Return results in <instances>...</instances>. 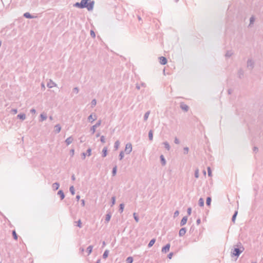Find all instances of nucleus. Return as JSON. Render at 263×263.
I'll return each instance as SVG.
<instances>
[{
  "label": "nucleus",
  "mask_w": 263,
  "mask_h": 263,
  "mask_svg": "<svg viewBox=\"0 0 263 263\" xmlns=\"http://www.w3.org/2000/svg\"><path fill=\"white\" fill-rule=\"evenodd\" d=\"M79 8H86L88 10L92 9L94 2L91 0H82L80 3H77L75 5Z\"/></svg>",
  "instance_id": "1"
},
{
  "label": "nucleus",
  "mask_w": 263,
  "mask_h": 263,
  "mask_svg": "<svg viewBox=\"0 0 263 263\" xmlns=\"http://www.w3.org/2000/svg\"><path fill=\"white\" fill-rule=\"evenodd\" d=\"M132 151V145L130 143H127L125 148V152L129 154Z\"/></svg>",
  "instance_id": "2"
},
{
  "label": "nucleus",
  "mask_w": 263,
  "mask_h": 263,
  "mask_svg": "<svg viewBox=\"0 0 263 263\" xmlns=\"http://www.w3.org/2000/svg\"><path fill=\"white\" fill-rule=\"evenodd\" d=\"M170 248V245L167 244L165 247L162 248V252L163 253H166V252H168Z\"/></svg>",
  "instance_id": "3"
},
{
  "label": "nucleus",
  "mask_w": 263,
  "mask_h": 263,
  "mask_svg": "<svg viewBox=\"0 0 263 263\" xmlns=\"http://www.w3.org/2000/svg\"><path fill=\"white\" fill-rule=\"evenodd\" d=\"M242 251H240L239 249L238 248H235L234 249V250H233V254L235 256H239V254L241 253V252H242Z\"/></svg>",
  "instance_id": "4"
},
{
  "label": "nucleus",
  "mask_w": 263,
  "mask_h": 263,
  "mask_svg": "<svg viewBox=\"0 0 263 263\" xmlns=\"http://www.w3.org/2000/svg\"><path fill=\"white\" fill-rule=\"evenodd\" d=\"M160 63L162 65H165L167 63V60L164 57H161L159 58Z\"/></svg>",
  "instance_id": "5"
},
{
  "label": "nucleus",
  "mask_w": 263,
  "mask_h": 263,
  "mask_svg": "<svg viewBox=\"0 0 263 263\" xmlns=\"http://www.w3.org/2000/svg\"><path fill=\"white\" fill-rule=\"evenodd\" d=\"M186 233V230L185 228H182L180 230L179 235L180 236H182L185 235Z\"/></svg>",
  "instance_id": "6"
},
{
  "label": "nucleus",
  "mask_w": 263,
  "mask_h": 263,
  "mask_svg": "<svg viewBox=\"0 0 263 263\" xmlns=\"http://www.w3.org/2000/svg\"><path fill=\"white\" fill-rule=\"evenodd\" d=\"M72 141H73L72 137H69L66 140L65 142L66 143L67 145H69L70 143H71Z\"/></svg>",
  "instance_id": "7"
},
{
  "label": "nucleus",
  "mask_w": 263,
  "mask_h": 263,
  "mask_svg": "<svg viewBox=\"0 0 263 263\" xmlns=\"http://www.w3.org/2000/svg\"><path fill=\"white\" fill-rule=\"evenodd\" d=\"M187 218L186 217H183V218L182 219L181 222H180L181 226H183V225L185 224L187 222Z\"/></svg>",
  "instance_id": "8"
},
{
  "label": "nucleus",
  "mask_w": 263,
  "mask_h": 263,
  "mask_svg": "<svg viewBox=\"0 0 263 263\" xmlns=\"http://www.w3.org/2000/svg\"><path fill=\"white\" fill-rule=\"evenodd\" d=\"M96 119V115H91L88 117V120L91 122L95 121Z\"/></svg>",
  "instance_id": "9"
},
{
  "label": "nucleus",
  "mask_w": 263,
  "mask_h": 263,
  "mask_svg": "<svg viewBox=\"0 0 263 263\" xmlns=\"http://www.w3.org/2000/svg\"><path fill=\"white\" fill-rule=\"evenodd\" d=\"M60 186V185L58 183H54L52 184V188L55 190H57Z\"/></svg>",
  "instance_id": "10"
},
{
  "label": "nucleus",
  "mask_w": 263,
  "mask_h": 263,
  "mask_svg": "<svg viewBox=\"0 0 263 263\" xmlns=\"http://www.w3.org/2000/svg\"><path fill=\"white\" fill-rule=\"evenodd\" d=\"M181 107L182 109L185 111H187L189 108V107L186 105L184 104H182L181 105Z\"/></svg>",
  "instance_id": "11"
},
{
  "label": "nucleus",
  "mask_w": 263,
  "mask_h": 263,
  "mask_svg": "<svg viewBox=\"0 0 263 263\" xmlns=\"http://www.w3.org/2000/svg\"><path fill=\"white\" fill-rule=\"evenodd\" d=\"M58 194L60 196L61 199L62 200L64 198V194L62 191H59L58 192Z\"/></svg>",
  "instance_id": "12"
},
{
  "label": "nucleus",
  "mask_w": 263,
  "mask_h": 263,
  "mask_svg": "<svg viewBox=\"0 0 263 263\" xmlns=\"http://www.w3.org/2000/svg\"><path fill=\"white\" fill-rule=\"evenodd\" d=\"M54 129L57 133H59L61 129V128L59 125H57L55 126Z\"/></svg>",
  "instance_id": "13"
},
{
  "label": "nucleus",
  "mask_w": 263,
  "mask_h": 263,
  "mask_svg": "<svg viewBox=\"0 0 263 263\" xmlns=\"http://www.w3.org/2000/svg\"><path fill=\"white\" fill-rule=\"evenodd\" d=\"M199 204L200 206H203L204 205V200L203 198H201L199 199Z\"/></svg>",
  "instance_id": "14"
},
{
  "label": "nucleus",
  "mask_w": 263,
  "mask_h": 263,
  "mask_svg": "<svg viewBox=\"0 0 263 263\" xmlns=\"http://www.w3.org/2000/svg\"><path fill=\"white\" fill-rule=\"evenodd\" d=\"M100 125V123H98L94 126H93L91 129L92 130V134H94L96 131V128Z\"/></svg>",
  "instance_id": "15"
},
{
  "label": "nucleus",
  "mask_w": 263,
  "mask_h": 263,
  "mask_svg": "<svg viewBox=\"0 0 263 263\" xmlns=\"http://www.w3.org/2000/svg\"><path fill=\"white\" fill-rule=\"evenodd\" d=\"M107 148L106 147H104L103 149V157H105L107 155Z\"/></svg>",
  "instance_id": "16"
},
{
  "label": "nucleus",
  "mask_w": 263,
  "mask_h": 263,
  "mask_svg": "<svg viewBox=\"0 0 263 263\" xmlns=\"http://www.w3.org/2000/svg\"><path fill=\"white\" fill-rule=\"evenodd\" d=\"M155 242V239H152L148 243V247H152Z\"/></svg>",
  "instance_id": "17"
},
{
  "label": "nucleus",
  "mask_w": 263,
  "mask_h": 263,
  "mask_svg": "<svg viewBox=\"0 0 263 263\" xmlns=\"http://www.w3.org/2000/svg\"><path fill=\"white\" fill-rule=\"evenodd\" d=\"M17 117L21 119L24 120L26 116L25 114H19L17 115Z\"/></svg>",
  "instance_id": "18"
},
{
  "label": "nucleus",
  "mask_w": 263,
  "mask_h": 263,
  "mask_svg": "<svg viewBox=\"0 0 263 263\" xmlns=\"http://www.w3.org/2000/svg\"><path fill=\"white\" fill-rule=\"evenodd\" d=\"M133 261V259L132 257H128L126 259V262L127 263H132Z\"/></svg>",
  "instance_id": "19"
},
{
  "label": "nucleus",
  "mask_w": 263,
  "mask_h": 263,
  "mask_svg": "<svg viewBox=\"0 0 263 263\" xmlns=\"http://www.w3.org/2000/svg\"><path fill=\"white\" fill-rule=\"evenodd\" d=\"M211 198L210 197H208L206 199V203L208 206H210L211 205Z\"/></svg>",
  "instance_id": "20"
},
{
  "label": "nucleus",
  "mask_w": 263,
  "mask_h": 263,
  "mask_svg": "<svg viewBox=\"0 0 263 263\" xmlns=\"http://www.w3.org/2000/svg\"><path fill=\"white\" fill-rule=\"evenodd\" d=\"M87 250L88 251V254H90L91 252H92V247L90 246H89L87 249Z\"/></svg>",
  "instance_id": "21"
},
{
  "label": "nucleus",
  "mask_w": 263,
  "mask_h": 263,
  "mask_svg": "<svg viewBox=\"0 0 263 263\" xmlns=\"http://www.w3.org/2000/svg\"><path fill=\"white\" fill-rule=\"evenodd\" d=\"M119 145H120L119 141H116L115 144V147L116 149H118Z\"/></svg>",
  "instance_id": "22"
},
{
  "label": "nucleus",
  "mask_w": 263,
  "mask_h": 263,
  "mask_svg": "<svg viewBox=\"0 0 263 263\" xmlns=\"http://www.w3.org/2000/svg\"><path fill=\"white\" fill-rule=\"evenodd\" d=\"M148 137H149V138L151 140H152L153 139V132L152 130H151L149 132V134H148Z\"/></svg>",
  "instance_id": "23"
},
{
  "label": "nucleus",
  "mask_w": 263,
  "mask_h": 263,
  "mask_svg": "<svg viewBox=\"0 0 263 263\" xmlns=\"http://www.w3.org/2000/svg\"><path fill=\"white\" fill-rule=\"evenodd\" d=\"M108 255V251L107 250L105 251V252L103 254V257L104 258H106L107 257Z\"/></svg>",
  "instance_id": "24"
},
{
  "label": "nucleus",
  "mask_w": 263,
  "mask_h": 263,
  "mask_svg": "<svg viewBox=\"0 0 263 263\" xmlns=\"http://www.w3.org/2000/svg\"><path fill=\"white\" fill-rule=\"evenodd\" d=\"M12 234H13V237H14V238L15 240H16V239H17V234H16V233L15 231H13Z\"/></svg>",
  "instance_id": "25"
},
{
  "label": "nucleus",
  "mask_w": 263,
  "mask_h": 263,
  "mask_svg": "<svg viewBox=\"0 0 263 263\" xmlns=\"http://www.w3.org/2000/svg\"><path fill=\"white\" fill-rule=\"evenodd\" d=\"M70 191L72 195L74 194V190L73 186H72L70 187Z\"/></svg>",
  "instance_id": "26"
},
{
  "label": "nucleus",
  "mask_w": 263,
  "mask_h": 263,
  "mask_svg": "<svg viewBox=\"0 0 263 263\" xmlns=\"http://www.w3.org/2000/svg\"><path fill=\"white\" fill-rule=\"evenodd\" d=\"M161 159L163 164L164 165L165 164V161L163 156H162V155L161 156Z\"/></svg>",
  "instance_id": "27"
},
{
  "label": "nucleus",
  "mask_w": 263,
  "mask_h": 263,
  "mask_svg": "<svg viewBox=\"0 0 263 263\" xmlns=\"http://www.w3.org/2000/svg\"><path fill=\"white\" fill-rule=\"evenodd\" d=\"M237 214V212H236L234 214V215H233V217H232V221L233 222L235 221V218H236V215Z\"/></svg>",
  "instance_id": "28"
},
{
  "label": "nucleus",
  "mask_w": 263,
  "mask_h": 263,
  "mask_svg": "<svg viewBox=\"0 0 263 263\" xmlns=\"http://www.w3.org/2000/svg\"><path fill=\"white\" fill-rule=\"evenodd\" d=\"M24 16L27 18H31V16L29 13H25Z\"/></svg>",
  "instance_id": "29"
},
{
  "label": "nucleus",
  "mask_w": 263,
  "mask_h": 263,
  "mask_svg": "<svg viewBox=\"0 0 263 263\" xmlns=\"http://www.w3.org/2000/svg\"><path fill=\"white\" fill-rule=\"evenodd\" d=\"M116 172H117V167L115 166L114 169H113V171H112V174H113V175H115L116 174Z\"/></svg>",
  "instance_id": "30"
},
{
  "label": "nucleus",
  "mask_w": 263,
  "mask_h": 263,
  "mask_svg": "<svg viewBox=\"0 0 263 263\" xmlns=\"http://www.w3.org/2000/svg\"><path fill=\"white\" fill-rule=\"evenodd\" d=\"M90 34L93 37H95L96 36L95 33L93 30L90 31Z\"/></svg>",
  "instance_id": "31"
},
{
  "label": "nucleus",
  "mask_w": 263,
  "mask_h": 263,
  "mask_svg": "<svg viewBox=\"0 0 263 263\" xmlns=\"http://www.w3.org/2000/svg\"><path fill=\"white\" fill-rule=\"evenodd\" d=\"M77 226L78 227H79V228H81V221L80 220H79L78 222H77Z\"/></svg>",
  "instance_id": "32"
},
{
  "label": "nucleus",
  "mask_w": 263,
  "mask_h": 263,
  "mask_svg": "<svg viewBox=\"0 0 263 263\" xmlns=\"http://www.w3.org/2000/svg\"><path fill=\"white\" fill-rule=\"evenodd\" d=\"M208 170L209 176H211V175H212V172H211V170L210 168L208 167Z\"/></svg>",
  "instance_id": "33"
},
{
  "label": "nucleus",
  "mask_w": 263,
  "mask_h": 263,
  "mask_svg": "<svg viewBox=\"0 0 263 263\" xmlns=\"http://www.w3.org/2000/svg\"><path fill=\"white\" fill-rule=\"evenodd\" d=\"M123 209H124V204H120V210H121V212H122L123 211Z\"/></svg>",
  "instance_id": "34"
},
{
  "label": "nucleus",
  "mask_w": 263,
  "mask_h": 263,
  "mask_svg": "<svg viewBox=\"0 0 263 263\" xmlns=\"http://www.w3.org/2000/svg\"><path fill=\"white\" fill-rule=\"evenodd\" d=\"M124 157V155H123V152H121L120 154V159H122V158H123Z\"/></svg>",
  "instance_id": "35"
},
{
  "label": "nucleus",
  "mask_w": 263,
  "mask_h": 263,
  "mask_svg": "<svg viewBox=\"0 0 263 263\" xmlns=\"http://www.w3.org/2000/svg\"><path fill=\"white\" fill-rule=\"evenodd\" d=\"M149 113L148 112H146V113L145 114L144 117H145V120H146V119L148 118V116H149Z\"/></svg>",
  "instance_id": "36"
},
{
  "label": "nucleus",
  "mask_w": 263,
  "mask_h": 263,
  "mask_svg": "<svg viewBox=\"0 0 263 263\" xmlns=\"http://www.w3.org/2000/svg\"><path fill=\"white\" fill-rule=\"evenodd\" d=\"M91 150L90 148L88 149V150H87L88 156H89L91 155Z\"/></svg>",
  "instance_id": "37"
},
{
  "label": "nucleus",
  "mask_w": 263,
  "mask_h": 263,
  "mask_svg": "<svg viewBox=\"0 0 263 263\" xmlns=\"http://www.w3.org/2000/svg\"><path fill=\"white\" fill-rule=\"evenodd\" d=\"M41 118H42V121H43V120H45V119H46V116H44V115H42V114L41 115Z\"/></svg>",
  "instance_id": "38"
},
{
  "label": "nucleus",
  "mask_w": 263,
  "mask_h": 263,
  "mask_svg": "<svg viewBox=\"0 0 263 263\" xmlns=\"http://www.w3.org/2000/svg\"><path fill=\"white\" fill-rule=\"evenodd\" d=\"M179 211H176L175 212V213H174V216H175V217H177V216H178V215H179Z\"/></svg>",
  "instance_id": "39"
},
{
  "label": "nucleus",
  "mask_w": 263,
  "mask_h": 263,
  "mask_svg": "<svg viewBox=\"0 0 263 263\" xmlns=\"http://www.w3.org/2000/svg\"><path fill=\"white\" fill-rule=\"evenodd\" d=\"M191 208H189L188 209H187V213L189 215H190L191 214Z\"/></svg>",
  "instance_id": "40"
},
{
  "label": "nucleus",
  "mask_w": 263,
  "mask_h": 263,
  "mask_svg": "<svg viewBox=\"0 0 263 263\" xmlns=\"http://www.w3.org/2000/svg\"><path fill=\"white\" fill-rule=\"evenodd\" d=\"M173 254L172 253H171L168 254V257L170 258V259H171L172 256H173Z\"/></svg>",
  "instance_id": "41"
},
{
  "label": "nucleus",
  "mask_w": 263,
  "mask_h": 263,
  "mask_svg": "<svg viewBox=\"0 0 263 263\" xmlns=\"http://www.w3.org/2000/svg\"><path fill=\"white\" fill-rule=\"evenodd\" d=\"M134 218H135V219L136 221L137 222H138V218H137V217L136 216V214H135V213H134Z\"/></svg>",
  "instance_id": "42"
},
{
  "label": "nucleus",
  "mask_w": 263,
  "mask_h": 263,
  "mask_svg": "<svg viewBox=\"0 0 263 263\" xmlns=\"http://www.w3.org/2000/svg\"><path fill=\"white\" fill-rule=\"evenodd\" d=\"M112 204H114L115 202V197H113L112 198Z\"/></svg>",
  "instance_id": "43"
},
{
  "label": "nucleus",
  "mask_w": 263,
  "mask_h": 263,
  "mask_svg": "<svg viewBox=\"0 0 263 263\" xmlns=\"http://www.w3.org/2000/svg\"><path fill=\"white\" fill-rule=\"evenodd\" d=\"M165 145L166 148L168 149L170 147H169V145L168 144V143H165Z\"/></svg>",
  "instance_id": "44"
},
{
  "label": "nucleus",
  "mask_w": 263,
  "mask_h": 263,
  "mask_svg": "<svg viewBox=\"0 0 263 263\" xmlns=\"http://www.w3.org/2000/svg\"><path fill=\"white\" fill-rule=\"evenodd\" d=\"M92 104L93 105H95L96 104V100H93V101H92Z\"/></svg>",
  "instance_id": "45"
},
{
  "label": "nucleus",
  "mask_w": 263,
  "mask_h": 263,
  "mask_svg": "<svg viewBox=\"0 0 263 263\" xmlns=\"http://www.w3.org/2000/svg\"><path fill=\"white\" fill-rule=\"evenodd\" d=\"M31 111L32 113H34V114L35 112V109H31Z\"/></svg>",
  "instance_id": "46"
},
{
  "label": "nucleus",
  "mask_w": 263,
  "mask_h": 263,
  "mask_svg": "<svg viewBox=\"0 0 263 263\" xmlns=\"http://www.w3.org/2000/svg\"><path fill=\"white\" fill-rule=\"evenodd\" d=\"M250 21H251V23H252L254 21V18L253 17H251V19H250Z\"/></svg>",
  "instance_id": "47"
},
{
  "label": "nucleus",
  "mask_w": 263,
  "mask_h": 263,
  "mask_svg": "<svg viewBox=\"0 0 263 263\" xmlns=\"http://www.w3.org/2000/svg\"><path fill=\"white\" fill-rule=\"evenodd\" d=\"M198 177V172L196 173V177L197 178Z\"/></svg>",
  "instance_id": "48"
},
{
  "label": "nucleus",
  "mask_w": 263,
  "mask_h": 263,
  "mask_svg": "<svg viewBox=\"0 0 263 263\" xmlns=\"http://www.w3.org/2000/svg\"><path fill=\"white\" fill-rule=\"evenodd\" d=\"M101 141L103 142H104V139H103V137H101Z\"/></svg>",
  "instance_id": "49"
},
{
  "label": "nucleus",
  "mask_w": 263,
  "mask_h": 263,
  "mask_svg": "<svg viewBox=\"0 0 263 263\" xmlns=\"http://www.w3.org/2000/svg\"><path fill=\"white\" fill-rule=\"evenodd\" d=\"M109 219H110V216H108V217H107V220L108 221V220H109Z\"/></svg>",
  "instance_id": "50"
},
{
  "label": "nucleus",
  "mask_w": 263,
  "mask_h": 263,
  "mask_svg": "<svg viewBox=\"0 0 263 263\" xmlns=\"http://www.w3.org/2000/svg\"><path fill=\"white\" fill-rule=\"evenodd\" d=\"M13 111H14V114H16L17 113V110L16 109H14L13 110Z\"/></svg>",
  "instance_id": "51"
},
{
  "label": "nucleus",
  "mask_w": 263,
  "mask_h": 263,
  "mask_svg": "<svg viewBox=\"0 0 263 263\" xmlns=\"http://www.w3.org/2000/svg\"><path fill=\"white\" fill-rule=\"evenodd\" d=\"M77 198L78 199V200H79L80 199V196H77Z\"/></svg>",
  "instance_id": "52"
},
{
  "label": "nucleus",
  "mask_w": 263,
  "mask_h": 263,
  "mask_svg": "<svg viewBox=\"0 0 263 263\" xmlns=\"http://www.w3.org/2000/svg\"><path fill=\"white\" fill-rule=\"evenodd\" d=\"M71 153H72V154H74V150L73 149L71 150Z\"/></svg>",
  "instance_id": "53"
},
{
  "label": "nucleus",
  "mask_w": 263,
  "mask_h": 263,
  "mask_svg": "<svg viewBox=\"0 0 263 263\" xmlns=\"http://www.w3.org/2000/svg\"><path fill=\"white\" fill-rule=\"evenodd\" d=\"M48 86L49 87H52V86L51 85H49V84H48Z\"/></svg>",
  "instance_id": "54"
},
{
  "label": "nucleus",
  "mask_w": 263,
  "mask_h": 263,
  "mask_svg": "<svg viewBox=\"0 0 263 263\" xmlns=\"http://www.w3.org/2000/svg\"><path fill=\"white\" fill-rule=\"evenodd\" d=\"M82 204L83 205H84V200H82Z\"/></svg>",
  "instance_id": "55"
},
{
  "label": "nucleus",
  "mask_w": 263,
  "mask_h": 263,
  "mask_svg": "<svg viewBox=\"0 0 263 263\" xmlns=\"http://www.w3.org/2000/svg\"><path fill=\"white\" fill-rule=\"evenodd\" d=\"M185 151H186V152H187V151H188V148H185Z\"/></svg>",
  "instance_id": "56"
},
{
  "label": "nucleus",
  "mask_w": 263,
  "mask_h": 263,
  "mask_svg": "<svg viewBox=\"0 0 263 263\" xmlns=\"http://www.w3.org/2000/svg\"><path fill=\"white\" fill-rule=\"evenodd\" d=\"M138 19H139V20H140H140H141V18L140 17H138Z\"/></svg>",
  "instance_id": "57"
},
{
  "label": "nucleus",
  "mask_w": 263,
  "mask_h": 263,
  "mask_svg": "<svg viewBox=\"0 0 263 263\" xmlns=\"http://www.w3.org/2000/svg\"><path fill=\"white\" fill-rule=\"evenodd\" d=\"M83 155H84V157H85V154H83Z\"/></svg>",
  "instance_id": "58"
},
{
  "label": "nucleus",
  "mask_w": 263,
  "mask_h": 263,
  "mask_svg": "<svg viewBox=\"0 0 263 263\" xmlns=\"http://www.w3.org/2000/svg\"><path fill=\"white\" fill-rule=\"evenodd\" d=\"M179 0H176V2H178Z\"/></svg>",
  "instance_id": "59"
},
{
  "label": "nucleus",
  "mask_w": 263,
  "mask_h": 263,
  "mask_svg": "<svg viewBox=\"0 0 263 263\" xmlns=\"http://www.w3.org/2000/svg\"><path fill=\"white\" fill-rule=\"evenodd\" d=\"M97 263H99V261H98V262H97Z\"/></svg>",
  "instance_id": "60"
},
{
  "label": "nucleus",
  "mask_w": 263,
  "mask_h": 263,
  "mask_svg": "<svg viewBox=\"0 0 263 263\" xmlns=\"http://www.w3.org/2000/svg\"><path fill=\"white\" fill-rule=\"evenodd\" d=\"M252 263H256V262H252Z\"/></svg>",
  "instance_id": "61"
}]
</instances>
